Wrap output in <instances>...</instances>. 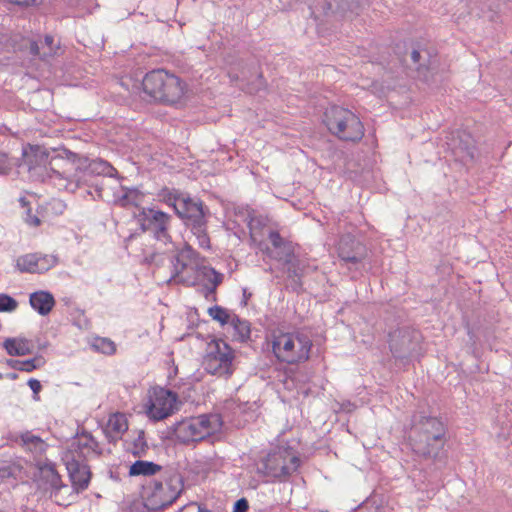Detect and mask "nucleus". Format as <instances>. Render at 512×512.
I'll return each mask as SVG.
<instances>
[{
  "label": "nucleus",
  "instance_id": "1",
  "mask_svg": "<svg viewBox=\"0 0 512 512\" xmlns=\"http://www.w3.org/2000/svg\"><path fill=\"white\" fill-rule=\"evenodd\" d=\"M447 427L441 418L425 411L413 414L409 435L412 450L424 458H436L446 442Z\"/></svg>",
  "mask_w": 512,
  "mask_h": 512
},
{
  "label": "nucleus",
  "instance_id": "2",
  "mask_svg": "<svg viewBox=\"0 0 512 512\" xmlns=\"http://www.w3.org/2000/svg\"><path fill=\"white\" fill-rule=\"evenodd\" d=\"M142 86L144 92L155 101L169 105L179 102L186 91V84L178 76L164 69L148 72Z\"/></svg>",
  "mask_w": 512,
  "mask_h": 512
},
{
  "label": "nucleus",
  "instance_id": "3",
  "mask_svg": "<svg viewBox=\"0 0 512 512\" xmlns=\"http://www.w3.org/2000/svg\"><path fill=\"white\" fill-rule=\"evenodd\" d=\"M162 481H154L148 488L145 507L152 511H161L172 505L184 488L183 476L176 468L167 467L162 472Z\"/></svg>",
  "mask_w": 512,
  "mask_h": 512
},
{
  "label": "nucleus",
  "instance_id": "4",
  "mask_svg": "<svg viewBox=\"0 0 512 512\" xmlns=\"http://www.w3.org/2000/svg\"><path fill=\"white\" fill-rule=\"evenodd\" d=\"M301 465V460L292 447H278L270 452L257 466V474L266 482L286 481Z\"/></svg>",
  "mask_w": 512,
  "mask_h": 512
},
{
  "label": "nucleus",
  "instance_id": "5",
  "mask_svg": "<svg viewBox=\"0 0 512 512\" xmlns=\"http://www.w3.org/2000/svg\"><path fill=\"white\" fill-rule=\"evenodd\" d=\"M323 123L339 140L358 142L364 136V126L351 110L333 105L324 112Z\"/></svg>",
  "mask_w": 512,
  "mask_h": 512
},
{
  "label": "nucleus",
  "instance_id": "6",
  "mask_svg": "<svg viewBox=\"0 0 512 512\" xmlns=\"http://www.w3.org/2000/svg\"><path fill=\"white\" fill-rule=\"evenodd\" d=\"M312 348L311 339L301 333H279L272 338V352L280 362L290 365L309 359Z\"/></svg>",
  "mask_w": 512,
  "mask_h": 512
},
{
  "label": "nucleus",
  "instance_id": "7",
  "mask_svg": "<svg viewBox=\"0 0 512 512\" xmlns=\"http://www.w3.org/2000/svg\"><path fill=\"white\" fill-rule=\"evenodd\" d=\"M35 156L39 164H43L47 177L58 189L75 192L80 187V179L70 176L73 167L63 152L50 154L46 150L38 149Z\"/></svg>",
  "mask_w": 512,
  "mask_h": 512
},
{
  "label": "nucleus",
  "instance_id": "8",
  "mask_svg": "<svg viewBox=\"0 0 512 512\" xmlns=\"http://www.w3.org/2000/svg\"><path fill=\"white\" fill-rule=\"evenodd\" d=\"M421 333L409 326H402L388 333L389 350L396 361L408 364L421 354Z\"/></svg>",
  "mask_w": 512,
  "mask_h": 512
},
{
  "label": "nucleus",
  "instance_id": "9",
  "mask_svg": "<svg viewBox=\"0 0 512 512\" xmlns=\"http://www.w3.org/2000/svg\"><path fill=\"white\" fill-rule=\"evenodd\" d=\"M337 255L341 266L349 271L362 273L370 266L369 252L365 244L351 234H344L337 243Z\"/></svg>",
  "mask_w": 512,
  "mask_h": 512
},
{
  "label": "nucleus",
  "instance_id": "10",
  "mask_svg": "<svg viewBox=\"0 0 512 512\" xmlns=\"http://www.w3.org/2000/svg\"><path fill=\"white\" fill-rule=\"evenodd\" d=\"M135 219L142 232L149 233L153 239L163 244H172L169 229L172 216L156 207H141Z\"/></svg>",
  "mask_w": 512,
  "mask_h": 512
},
{
  "label": "nucleus",
  "instance_id": "11",
  "mask_svg": "<svg viewBox=\"0 0 512 512\" xmlns=\"http://www.w3.org/2000/svg\"><path fill=\"white\" fill-rule=\"evenodd\" d=\"M200 260V254L189 244H185L182 248L177 249L175 255L171 258V276L167 280V283L175 282L186 286H194L196 284V278L184 277L182 274L188 268L197 271L198 267L201 265Z\"/></svg>",
  "mask_w": 512,
  "mask_h": 512
},
{
  "label": "nucleus",
  "instance_id": "12",
  "mask_svg": "<svg viewBox=\"0 0 512 512\" xmlns=\"http://www.w3.org/2000/svg\"><path fill=\"white\" fill-rule=\"evenodd\" d=\"M177 398V394L169 389L153 388L145 404L147 416L153 421L167 418L173 413Z\"/></svg>",
  "mask_w": 512,
  "mask_h": 512
},
{
  "label": "nucleus",
  "instance_id": "13",
  "mask_svg": "<svg viewBox=\"0 0 512 512\" xmlns=\"http://www.w3.org/2000/svg\"><path fill=\"white\" fill-rule=\"evenodd\" d=\"M188 229H196L208 223L207 217L210 214L209 209L203 201L196 197H191L188 193L178 204L175 213Z\"/></svg>",
  "mask_w": 512,
  "mask_h": 512
},
{
  "label": "nucleus",
  "instance_id": "14",
  "mask_svg": "<svg viewBox=\"0 0 512 512\" xmlns=\"http://www.w3.org/2000/svg\"><path fill=\"white\" fill-rule=\"evenodd\" d=\"M65 465L72 489L77 494L86 490L91 479L89 466L83 460L76 459L73 453L65 456Z\"/></svg>",
  "mask_w": 512,
  "mask_h": 512
},
{
  "label": "nucleus",
  "instance_id": "15",
  "mask_svg": "<svg viewBox=\"0 0 512 512\" xmlns=\"http://www.w3.org/2000/svg\"><path fill=\"white\" fill-rule=\"evenodd\" d=\"M268 238L272 244V248L267 249L268 257L283 265L291 263L293 259L297 258L292 242L284 240L278 231H270Z\"/></svg>",
  "mask_w": 512,
  "mask_h": 512
},
{
  "label": "nucleus",
  "instance_id": "16",
  "mask_svg": "<svg viewBox=\"0 0 512 512\" xmlns=\"http://www.w3.org/2000/svg\"><path fill=\"white\" fill-rule=\"evenodd\" d=\"M175 439L182 444H190L203 440V434L198 430L194 418L184 419L173 426Z\"/></svg>",
  "mask_w": 512,
  "mask_h": 512
},
{
  "label": "nucleus",
  "instance_id": "17",
  "mask_svg": "<svg viewBox=\"0 0 512 512\" xmlns=\"http://www.w3.org/2000/svg\"><path fill=\"white\" fill-rule=\"evenodd\" d=\"M366 2L367 0H327L322 6V10L325 16L339 15L343 17L348 12H357Z\"/></svg>",
  "mask_w": 512,
  "mask_h": 512
},
{
  "label": "nucleus",
  "instance_id": "18",
  "mask_svg": "<svg viewBox=\"0 0 512 512\" xmlns=\"http://www.w3.org/2000/svg\"><path fill=\"white\" fill-rule=\"evenodd\" d=\"M59 48L58 44H55L54 37L52 35H45V37L38 38L30 41L29 53L40 60H46L53 57Z\"/></svg>",
  "mask_w": 512,
  "mask_h": 512
},
{
  "label": "nucleus",
  "instance_id": "19",
  "mask_svg": "<svg viewBox=\"0 0 512 512\" xmlns=\"http://www.w3.org/2000/svg\"><path fill=\"white\" fill-rule=\"evenodd\" d=\"M229 77L231 81H241L243 83H247V85H250L251 78L255 77V82L252 83V86L247 87V91L249 93L259 91L265 86L263 75L260 72H258L257 65L255 63L247 65V67L243 69L240 73H234L230 71Z\"/></svg>",
  "mask_w": 512,
  "mask_h": 512
},
{
  "label": "nucleus",
  "instance_id": "20",
  "mask_svg": "<svg viewBox=\"0 0 512 512\" xmlns=\"http://www.w3.org/2000/svg\"><path fill=\"white\" fill-rule=\"evenodd\" d=\"M39 482L44 488L50 489L52 493L59 492L62 488L67 486L63 484L61 476L56 470L55 464L45 463L39 468Z\"/></svg>",
  "mask_w": 512,
  "mask_h": 512
},
{
  "label": "nucleus",
  "instance_id": "21",
  "mask_svg": "<svg viewBox=\"0 0 512 512\" xmlns=\"http://www.w3.org/2000/svg\"><path fill=\"white\" fill-rule=\"evenodd\" d=\"M30 306L41 316L48 315L55 306V298L49 291L39 290L29 296Z\"/></svg>",
  "mask_w": 512,
  "mask_h": 512
},
{
  "label": "nucleus",
  "instance_id": "22",
  "mask_svg": "<svg viewBox=\"0 0 512 512\" xmlns=\"http://www.w3.org/2000/svg\"><path fill=\"white\" fill-rule=\"evenodd\" d=\"M11 440L34 453H42L46 450L45 442L30 431L13 434Z\"/></svg>",
  "mask_w": 512,
  "mask_h": 512
},
{
  "label": "nucleus",
  "instance_id": "23",
  "mask_svg": "<svg viewBox=\"0 0 512 512\" xmlns=\"http://www.w3.org/2000/svg\"><path fill=\"white\" fill-rule=\"evenodd\" d=\"M208 356L215 357V361L219 362V365H222L225 371L231 369L234 355L232 349L225 341H215L214 349L208 353Z\"/></svg>",
  "mask_w": 512,
  "mask_h": 512
},
{
  "label": "nucleus",
  "instance_id": "24",
  "mask_svg": "<svg viewBox=\"0 0 512 512\" xmlns=\"http://www.w3.org/2000/svg\"><path fill=\"white\" fill-rule=\"evenodd\" d=\"M71 449L81 454L84 453V450L100 454V451H98V442L94 439L91 433L87 431H82L80 435H76L75 439L71 443Z\"/></svg>",
  "mask_w": 512,
  "mask_h": 512
},
{
  "label": "nucleus",
  "instance_id": "25",
  "mask_svg": "<svg viewBox=\"0 0 512 512\" xmlns=\"http://www.w3.org/2000/svg\"><path fill=\"white\" fill-rule=\"evenodd\" d=\"M2 346L9 356H25L32 352L30 340L26 338H6Z\"/></svg>",
  "mask_w": 512,
  "mask_h": 512
},
{
  "label": "nucleus",
  "instance_id": "26",
  "mask_svg": "<svg viewBox=\"0 0 512 512\" xmlns=\"http://www.w3.org/2000/svg\"><path fill=\"white\" fill-rule=\"evenodd\" d=\"M198 430L203 434V440L217 431L220 420L217 415L213 414H202L197 417H193Z\"/></svg>",
  "mask_w": 512,
  "mask_h": 512
},
{
  "label": "nucleus",
  "instance_id": "27",
  "mask_svg": "<svg viewBox=\"0 0 512 512\" xmlns=\"http://www.w3.org/2000/svg\"><path fill=\"white\" fill-rule=\"evenodd\" d=\"M234 330V340L244 343L250 339L251 336V324L248 320L240 318L237 314H234L232 322L229 323Z\"/></svg>",
  "mask_w": 512,
  "mask_h": 512
},
{
  "label": "nucleus",
  "instance_id": "28",
  "mask_svg": "<svg viewBox=\"0 0 512 512\" xmlns=\"http://www.w3.org/2000/svg\"><path fill=\"white\" fill-rule=\"evenodd\" d=\"M162 470V466L152 461L136 460L134 463H132V465L129 468V475L153 476Z\"/></svg>",
  "mask_w": 512,
  "mask_h": 512
},
{
  "label": "nucleus",
  "instance_id": "29",
  "mask_svg": "<svg viewBox=\"0 0 512 512\" xmlns=\"http://www.w3.org/2000/svg\"><path fill=\"white\" fill-rule=\"evenodd\" d=\"M185 195L186 193H183L180 190L169 189L167 187L158 192L159 201L173 208L175 213L177 212L178 204H180Z\"/></svg>",
  "mask_w": 512,
  "mask_h": 512
},
{
  "label": "nucleus",
  "instance_id": "30",
  "mask_svg": "<svg viewBox=\"0 0 512 512\" xmlns=\"http://www.w3.org/2000/svg\"><path fill=\"white\" fill-rule=\"evenodd\" d=\"M196 272L199 277L206 281L205 284H211V291L217 289L224 279V275L211 266L200 265Z\"/></svg>",
  "mask_w": 512,
  "mask_h": 512
},
{
  "label": "nucleus",
  "instance_id": "31",
  "mask_svg": "<svg viewBox=\"0 0 512 512\" xmlns=\"http://www.w3.org/2000/svg\"><path fill=\"white\" fill-rule=\"evenodd\" d=\"M88 173L92 175L114 177L117 174V170L109 162L96 158L92 159L91 163L88 165Z\"/></svg>",
  "mask_w": 512,
  "mask_h": 512
},
{
  "label": "nucleus",
  "instance_id": "32",
  "mask_svg": "<svg viewBox=\"0 0 512 512\" xmlns=\"http://www.w3.org/2000/svg\"><path fill=\"white\" fill-rule=\"evenodd\" d=\"M38 257L36 253H29L22 255L16 259V268L22 273H37L39 274V267L37 266Z\"/></svg>",
  "mask_w": 512,
  "mask_h": 512
},
{
  "label": "nucleus",
  "instance_id": "33",
  "mask_svg": "<svg viewBox=\"0 0 512 512\" xmlns=\"http://www.w3.org/2000/svg\"><path fill=\"white\" fill-rule=\"evenodd\" d=\"M22 467L12 459L0 458V479L5 480L9 478L16 479L21 473Z\"/></svg>",
  "mask_w": 512,
  "mask_h": 512
},
{
  "label": "nucleus",
  "instance_id": "34",
  "mask_svg": "<svg viewBox=\"0 0 512 512\" xmlns=\"http://www.w3.org/2000/svg\"><path fill=\"white\" fill-rule=\"evenodd\" d=\"M91 347L94 351L105 355H113L116 352L115 343L105 337H95L91 343Z\"/></svg>",
  "mask_w": 512,
  "mask_h": 512
},
{
  "label": "nucleus",
  "instance_id": "35",
  "mask_svg": "<svg viewBox=\"0 0 512 512\" xmlns=\"http://www.w3.org/2000/svg\"><path fill=\"white\" fill-rule=\"evenodd\" d=\"M208 314L213 320L219 322L221 326L232 322V318L234 317V313L230 314L227 309L219 305L208 308Z\"/></svg>",
  "mask_w": 512,
  "mask_h": 512
},
{
  "label": "nucleus",
  "instance_id": "36",
  "mask_svg": "<svg viewBox=\"0 0 512 512\" xmlns=\"http://www.w3.org/2000/svg\"><path fill=\"white\" fill-rule=\"evenodd\" d=\"M63 154L67 155L71 167L75 165L76 170H83L88 172V165L91 163L92 159H89L85 155H80L66 149L63 150Z\"/></svg>",
  "mask_w": 512,
  "mask_h": 512
},
{
  "label": "nucleus",
  "instance_id": "37",
  "mask_svg": "<svg viewBox=\"0 0 512 512\" xmlns=\"http://www.w3.org/2000/svg\"><path fill=\"white\" fill-rule=\"evenodd\" d=\"M422 59V55L419 50L413 49L411 52V60L414 64H418L416 67L418 77L423 80L426 83L430 82V74H429V67L420 63V60Z\"/></svg>",
  "mask_w": 512,
  "mask_h": 512
},
{
  "label": "nucleus",
  "instance_id": "38",
  "mask_svg": "<svg viewBox=\"0 0 512 512\" xmlns=\"http://www.w3.org/2000/svg\"><path fill=\"white\" fill-rule=\"evenodd\" d=\"M107 427L110 431L116 434H121L128 428L124 415L120 413L110 416Z\"/></svg>",
  "mask_w": 512,
  "mask_h": 512
},
{
  "label": "nucleus",
  "instance_id": "39",
  "mask_svg": "<svg viewBox=\"0 0 512 512\" xmlns=\"http://www.w3.org/2000/svg\"><path fill=\"white\" fill-rule=\"evenodd\" d=\"M219 362L215 361V357L206 356L204 360V366L205 370L213 375H225L230 376L232 374V369H228V371H225V369L222 367V365H219Z\"/></svg>",
  "mask_w": 512,
  "mask_h": 512
},
{
  "label": "nucleus",
  "instance_id": "40",
  "mask_svg": "<svg viewBox=\"0 0 512 512\" xmlns=\"http://www.w3.org/2000/svg\"><path fill=\"white\" fill-rule=\"evenodd\" d=\"M192 234L196 237L198 246L204 250H209L211 248L210 238L207 233V223L201 225V227L196 229H190Z\"/></svg>",
  "mask_w": 512,
  "mask_h": 512
},
{
  "label": "nucleus",
  "instance_id": "41",
  "mask_svg": "<svg viewBox=\"0 0 512 512\" xmlns=\"http://www.w3.org/2000/svg\"><path fill=\"white\" fill-rule=\"evenodd\" d=\"M38 260L37 266L39 267V274H43L57 265L58 259L54 255L36 253Z\"/></svg>",
  "mask_w": 512,
  "mask_h": 512
},
{
  "label": "nucleus",
  "instance_id": "42",
  "mask_svg": "<svg viewBox=\"0 0 512 512\" xmlns=\"http://www.w3.org/2000/svg\"><path fill=\"white\" fill-rule=\"evenodd\" d=\"M283 266L285 267V272L290 281L295 280L298 277L302 278L303 268L301 266V263H300V260L298 259V257L293 259V261H291V263H286Z\"/></svg>",
  "mask_w": 512,
  "mask_h": 512
},
{
  "label": "nucleus",
  "instance_id": "43",
  "mask_svg": "<svg viewBox=\"0 0 512 512\" xmlns=\"http://www.w3.org/2000/svg\"><path fill=\"white\" fill-rule=\"evenodd\" d=\"M148 450V444L145 439V433L143 430H140L137 438L133 442L132 454L137 457L145 456Z\"/></svg>",
  "mask_w": 512,
  "mask_h": 512
},
{
  "label": "nucleus",
  "instance_id": "44",
  "mask_svg": "<svg viewBox=\"0 0 512 512\" xmlns=\"http://www.w3.org/2000/svg\"><path fill=\"white\" fill-rule=\"evenodd\" d=\"M18 307V302L6 293H0V312L11 313Z\"/></svg>",
  "mask_w": 512,
  "mask_h": 512
},
{
  "label": "nucleus",
  "instance_id": "45",
  "mask_svg": "<svg viewBox=\"0 0 512 512\" xmlns=\"http://www.w3.org/2000/svg\"><path fill=\"white\" fill-rule=\"evenodd\" d=\"M44 364V360L42 357H34L31 359H27L21 361L20 371L24 372H32L37 368L41 367Z\"/></svg>",
  "mask_w": 512,
  "mask_h": 512
},
{
  "label": "nucleus",
  "instance_id": "46",
  "mask_svg": "<svg viewBox=\"0 0 512 512\" xmlns=\"http://www.w3.org/2000/svg\"><path fill=\"white\" fill-rule=\"evenodd\" d=\"M467 335H468V346L474 355H476L477 350V336L474 331L467 326Z\"/></svg>",
  "mask_w": 512,
  "mask_h": 512
},
{
  "label": "nucleus",
  "instance_id": "47",
  "mask_svg": "<svg viewBox=\"0 0 512 512\" xmlns=\"http://www.w3.org/2000/svg\"><path fill=\"white\" fill-rule=\"evenodd\" d=\"M249 502L246 498H240L235 501L232 512H248Z\"/></svg>",
  "mask_w": 512,
  "mask_h": 512
},
{
  "label": "nucleus",
  "instance_id": "48",
  "mask_svg": "<svg viewBox=\"0 0 512 512\" xmlns=\"http://www.w3.org/2000/svg\"><path fill=\"white\" fill-rule=\"evenodd\" d=\"M122 189L126 190L127 194H130L129 198H130V202H132V205L137 206L138 205V201L140 200V197H141V193L136 188H125V187H123Z\"/></svg>",
  "mask_w": 512,
  "mask_h": 512
},
{
  "label": "nucleus",
  "instance_id": "49",
  "mask_svg": "<svg viewBox=\"0 0 512 512\" xmlns=\"http://www.w3.org/2000/svg\"><path fill=\"white\" fill-rule=\"evenodd\" d=\"M27 384L34 394V399H38L37 395L39 394L42 388L40 381L35 378H31L28 380Z\"/></svg>",
  "mask_w": 512,
  "mask_h": 512
},
{
  "label": "nucleus",
  "instance_id": "50",
  "mask_svg": "<svg viewBox=\"0 0 512 512\" xmlns=\"http://www.w3.org/2000/svg\"><path fill=\"white\" fill-rule=\"evenodd\" d=\"M24 220L30 226H38L40 224V219L36 215H32L30 208L26 210Z\"/></svg>",
  "mask_w": 512,
  "mask_h": 512
},
{
  "label": "nucleus",
  "instance_id": "51",
  "mask_svg": "<svg viewBox=\"0 0 512 512\" xmlns=\"http://www.w3.org/2000/svg\"><path fill=\"white\" fill-rule=\"evenodd\" d=\"M245 221L247 222V227L250 231L251 236L253 235L256 224H259V220L253 217L249 212L245 216Z\"/></svg>",
  "mask_w": 512,
  "mask_h": 512
},
{
  "label": "nucleus",
  "instance_id": "52",
  "mask_svg": "<svg viewBox=\"0 0 512 512\" xmlns=\"http://www.w3.org/2000/svg\"><path fill=\"white\" fill-rule=\"evenodd\" d=\"M8 167L9 163L7 155L5 153L0 152V174L6 173Z\"/></svg>",
  "mask_w": 512,
  "mask_h": 512
},
{
  "label": "nucleus",
  "instance_id": "53",
  "mask_svg": "<svg viewBox=\"0 0 512 512\" xmlns=\"http://www.w3.org/2000/svg\"><path fill=\"white\" fill-rule=\"evenodd\" d=\"M10 3H13L20 7H30L36 4V0H8Z\"/></svg>",
  "mask_w": 512,
  "mask_h": 512
},
{
  "label": "nucleus",
  "instance_id": "54",
  "mask_svg": "<svg viewBox=\"0 0 512 512\" xmlns=\"http://www.w3.org/2000/svg\"><path fill=\"white\" fill-rule=\"evenodd\" d=\"M210 289H211V284L203 285V293H204L205 298L209 299L210 296H213V300H216V289H213V291H211Z\"/></svg>",
  "mask_w": 512,
  "mask_h": 512
},
{
  "label": "nucleus",
  "instance_id": "55",
  "mask_svg": "<svg viewBox=\"0 0 512 512\" xmlns=\"http://www.w3.org/2000/svg\"><path fill=\"white\" fill-rule=\"evenodd\" d=\"M4 363H5L8 367H10V368H12V369H14V370H18V371H20V366H21L20 364H21V361H19V360H15V359H11V358H10V359H5Z\"/></svg>",
  "mask_w": 512,
  "mask_h": 512
},
{
  "label": "nucleus",
  "instance_id": "56",
  "mask_svg": "<svg viewBox=\"0 0 512 512\" xmlns=\"http://www.w3.org/2000/svg\"><path fill=\"white\" fill-rule=\"evenodd\" d=\"M129 195L130 194H127L126 190H124V194L122 196L118 197V203L123 207L132 205V202H130Z\"/></svg>",
  "mask_w": 512,
  "mask_h": 512
},
{
  "label": "nucleus",
  "instance_id": "57",
  "mask_svg": "<svg viewBox=\"0 0 512 512\" xmlns=\"http://www.w3.org/2000/svg\"><path fill=\"white\" fill-rule=\"evenodd\" d=\"M290 282H291L290 285H291V288L293 291L299 292L301 290V288H302L301 278L298 277L297 279L291 280Z\"/></svg>",
  "mask_w": 512,
  "mask_h": 512
},
{
  "label": "nucleus",
  "instance_id": "58",
  "mask_svg": "<svg viewBox=\"0 0 512 512\" xmlns=\"http://www.w3.org/2000/svg\"><path fill=\"white\" fill-rule=\"evenodd\" d=\"M355 405L351 402H347L346 404H343V408L346 409L347 411H352L355 409Z\"/></svg>",
  "mask_w": 512,
  "mask_h": 512
},
{
  "label": "nucleus",
  "instance_id": "59",
  "mask_svg": "<svg viewBox=\"0 0 512 512\" xmlns=\"http://www.w3.org/2000/svg\"><path fill=\"white\" fill-rule=\"evenodd\" d=\"M6 378L10 380H16L18 379V374L16 372H10L5 375Z\"/></svg>",
  "mask_w": 512,
  "mask_h": 512
},
{
  "label": "nucleus",
  "instance_id": "60",
  "mask_svg": "<svg viewBox=\"0 0 512 512\" xmlns=\"http://www.w3.org/2000/svg\"><path fill=\"white\" fill-rule=\"evenodd\" d=\"M465 150H466V153L469 157L473 158L474 157V151H473V147L470 148L469 146H466L465 147Z\"/></svg>",
  "mask_w": 512,
  "mask_h": 512
},
{
  "label": "nucleus",
  "instance_id": "61",
  "mask_svg": "<svg viewBox=\"0 0 512 512\" xmlns=\"http://www.w3.org/2000/svg\"><path fill=\"white\" fill-rule=\"evenodd\" d=\"M19 202H20V204H21V206H22V207H26V206L28 205V203H29V202L26 200V198H24V197L20 198Z\"/></svg>",
  "mask_w": 512,
  "mask_h": 512
},
{
  "label": "nucleus",
  "instance_id": "62",
  "mask_svg": "<svg viewBox=\"0 0 512 512\" xmlns=\"http://www.w3.org/2000/svg\"><path fill=\"white\" fill-rule=\"evenodd\" d=\"M197 512H210L206 507L198 506Z\"/></svg>",
  "mask_w": 512,
  "mask_h": 512
},
{
  "label": "nucleus",
  "instance_id": "63",
  "mask_svg": "<svg viewBox=\"0 0 512 512\" xmlns=\"http://www.w3.org/2000/svg\"><path fill=\"white\" fill-rule=\"evenodd\" d=\"M4 377V375L0 372V379H2Z\"/></svg>",
  "mask_w": 512,
  "mask_h": 512
}]
</instances>
